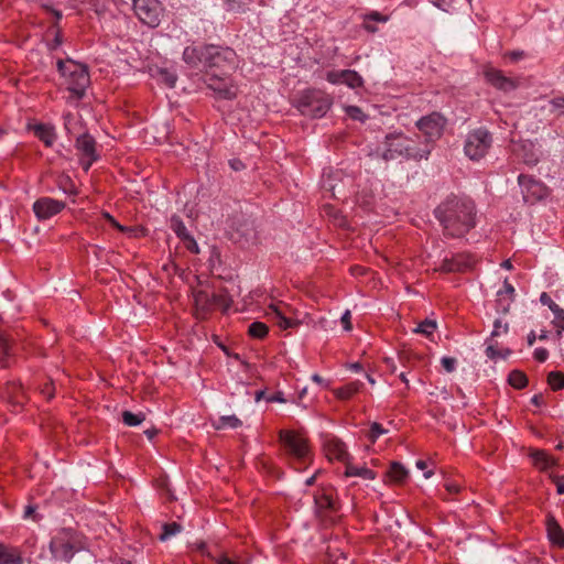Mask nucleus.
Segmentation results:
<instances>
[{"mask_svg":"<svg viewBox=\"0 0 564 564\" xmlns=\"http://www.w3.org/2000/svg\"><path fill=\"white\" fill-rule=\"evenodd\" d=\"M434 214L451 237H462L476 226L475 204L467 197H447Z\"/></svg>","mask_w":564,"mask_h":564,"instance_id":"obj_1","label":"nucleus"},{"mask_svg":"<svg viewBox=\"0 0 564 564\" xmlns=\"http://www.w3.org/2000/svg\"><path fill=\"white\" fill-rule=\"evenodd\" d=\"M183 61L191 67L200 69H220L223 73L237 67V54L230 47L217 45H191L183 51Z\"/></svg>","mask_w":564,"mask_h":564,"instance_id":"obj_2","label":"nucleus"},{"mask_svg":"<svg viewBox=\"0 0 564 564\" xmlns=\"http://www.w3.org/2000/svg\"><path fill=\"white\" fill-rule=\"evenodd\" d=\"M380 156L384 161L397 159L422 160L427 159L430 149H419L414 145V141L402 132L387 134L382 147L378 149Z\"/></svg>","mask_w":564,"mask_h":564,"instance_id":"obj_3","label":"nucleus"},{"mask_svg":"<svg viewBox=\"0 0 564 564\" xmlns=\"http://www.w3.org/2000/svg\"><path fill=\"white\" fill-rule=\"evenodd\" d=\"M57 69L64 78V85L76 98H82L89 85L87 66L73 59L57 61Z\"/></svg>","mask_w":564,"mask_h":564,"instance_id":"obj_4","label":"nucleus"},{"mask_svg":"<svg viewBox=\"0 0 564 564\" xmlns=\"http://www.w3.org/2000/svg\"><path fill=\"white\" fill-rule=\"evenodd\" d=\"M280 442L285 456L292 464H306L312 460V451L307 438L295 431H281Z\"/></svg>","mask_w":564,"mask_h":564,"instance_id":"obj_5","label":"nucleus"},{"mask_svg":"<svg viewBox=\"0 0 564 564\" xmlns=\"http://www.w3.org/2000/svg\"><path fill=\"white\" fill-rule=\"evenodd\" d=\"M333 105V98L318 89L304 90L299 98V108L303 115L314 118L324 117Z\"/></svg>","mask_w":564,"mask_h":564,"instance_id":"obj_6","label":"nucleus"},{"mask_svg":"<svg viewBox=\"0 0 564 564\" xmlns=\"http://www.w3.org/2000/svg\"><path fill=\"white\" fill-rule=\"evenodd\" d=\"M79 549L78 539L69 529L59 530L50 542L53 558L61 562H69Z\"/></svg>","mask_w":564,"mask_h":564,"instance_id":"obj_7","label":"nucleus"},{"mask_svg":"<svg viewBox=\"0 0 564 564\" xmlns=\"http://www.w3.org/2000/svg\"><path fill=\"white\" fill-rule=\"evenodd\" d=\"M132 9L138 20L148 28L161 24L165 8L160 0H132Z\"/></svg>","mask_w":564,"mask_h":564,"instance_id":"obj_8","label":"nucleus"},{"mask_svg":"<svg viewBox=\"0 0 564 564\" xmlns=\"http://www.w3.org/2000/svg\"><path fill=\"white\" fill-rule=\"evenodd\" d=\"M492 143L491 134L484 128L470 131L465 140L464 152L473 161L482 159Z\"/></svg>","mask_w":564,"mask_h":564,"instance_id":"obj_9","label":"nucleus"},{"mask_svg":"<svg viewBox=\"0 0 564 564\" xmlns=\"http://www.w3.org/2000/svg\"><path fill=\"white\" fill-rule=\"evenodd\" d=\"M518 183L525 203L534 204L549 195V188L531 176L520 174Z\"/></svg>","mask_w":564,"mask_h":564,"instance_id":"obj_10","label":"nucleus"},{"mask_svg":"<svg viewBox=\"0 0 564 564\" xmlns=\"http://www.w3.org/2000/svg\"><path fill=\"white\" fill-rule=\"evenodd\" d=\"M76 149L79 152L80 164L85 171H88L93 163L99 159L96 141L88 133H83L76 139Z\"/></svg>","mask_w":564,"mask_h":564,"instance_id":"obj_11","label":"nucleus"},{"mask_svg":"<svg viewBox=\"0 0 564 564\" xmlns=\"http://www.w3.org/2000/svg\"><path fill=\"white\" fill-rule=\"evenodd\" d=\"M64 208V202L51 197H41L33 203V212L39 220L50 219Z\"/></svg>","mask_w":564,"mask_h":564,"instance_id":"obj_12","label":"nucleus"},{"mask_svg":"<svg viewBox=\"0 0 564 564\" xmlns=\"http://www.w3.org/2000/svg\"><path fill=\"white\" fill-rule=\"evenodd\" d=\"M445 119L436 112L422 117L417 122L416 127L422 131L427 139H438L444 130Z\"/></svg>","mask_w":564,"mask_h":564,"instance_id":"obj_13","label":"nucleus"},{"mask_svg":"<svg viewBox=\"0 0 564 564\" xmlns=\"http://www.w3.org/2000/svg\"><path fill=\"white\" fill-rule=\"evenodd\" d=\"M326 80L333 85L344 84L351 89L364 86V78L354 69L329 70Z\"/></svg>","mask_w":564,"mask_h":564,"instance_id":"obj_14","label":"nucleus"},{"mask_svg":"<svg viewBox=\"0 0 564 564\" xmlns=\"http://www.w3.org/2000/svg\"><path fill=\"white\" fill-rule=\"evenodd\" d=\"M193 297L197 314H199L200 316H204L215 305H224L225 307H228V304L225 303L220 295H210L205 290L194 291Z\"/></svg>","mask_w":564,"mask_h":564,"instance_id":"obj_15","label":"nucleus"},{"mask_svg":"<svg viewBox=\"0 0 564 564\" xmlns=\"http://www.w3.org/2000/svg\"><path fill=\"white\" fill-rule=\"evenodd\" d=\"M290 311L289 305L279 302V303H272L267 308V316L271 319L275 321L276 325L281 329H289L293 328L297 325V322L294 319L289 318L288 312Z\"/></svg>","mask_w":564,"mask_h":564,"instance_id":"obj_16","label":"nucleus"},{"mask_svg":"<svg viewBox=\"0 0 564 564\" xmlns=\"http://www.w3.org/2000/svg\"><path fill=\"white\" fill-rule=\"evenodd\" d=\"M323 447L329 460L337 459L345 464L348 462L349 454L347 453L346 445L340 440L328 436L324 440Z\"/></svg>","mask_w":564,"mask_h":564,"instance_id":"obj_17","label":"nucleus"},{"mask_svg":"<svg viewBox=\"0 0 564 564\" xmlns=\"http://www.w3.org/2000/svg\"><path fill=\"white\" fill-rule=\"evenodd\" d=\"M485 77L490 85L505 93L512 91L518 87L514 79L505 76L502 72L495 68L487 69Z\"/></svg>","mask_w":564,"mask_h":564,"instance_id":"obj_18","label":"nucleus"},{"mask_svg":"<svg viewBox=\"0 0 564 564\" xmlns=\"http://www.w3.org/2000/svg\"><path fill=\"white\" fill-rule=\"evenodd\" d=\"M208 87L212 88L215 93L218 94L220 98L224 99H234L237 96V87L231 82H220L214 78H210L208 83Z\"/></svg>","mask_w":564,"mask_h":564,"instance_id":"obj_19","label":"nucleus"},{"mask_svg":"<svg viewBox=\"0 0 564 564\" xmlns=\"http://www.w3.org/2000/svg\"><path fill=\"white\" fill-rule=\"evenodd\" d=\"M30 129L46 147H52L54 144L56 140V133L53 126L36 123L31 126Z\"/></svg>","mask_w":564,"mask_h":564,"instance_id":"obj_20","label":"nucleus"},{"mask_svg":"<svg viewBox=\"0 0 564 564\" xmlns=\"http://www.w3.org/2000/svg\"><path fill=\"white\" fill-rule=\"evenodd\" d=\"M0 564H23L21 551L15 546L0 543Z\"/></svg>","mask_w":564,"mask_h":564,"instance_id":"obj_21","label":"nucleus"},{"mask_svg":"<svg viewBox=\"0 0 564 564\" xmlns=\"http://www.w3.org/2000/svg\"><path fill=\"white\" fill-rule=\"evenodd\" d=\"M315 506L318 511H335L336 510V500L333 497V494L327 490L318 491L314 497Z\"/></svg>","mask_w":564,"mask_h":564,"instance_id":"obj_22","label":"nucleus"},{"mask_svg":"<svg viewBox=\"0 0 564 564\" xmlns=\"http://www.w3.org/2000/svg\"><path fill=\"white\" fill-rule=\"evenodd\" d=\"M546 530L547 536L553 544L564 546V532L554 518L550 517L547 519Z\"/></svg>","mask_w":564,"mask_h":564,"instance_id":"obj_23","label":"nucleus"},{"mask_svg":"<svg viewBox=\"0 0 564 564\" xmlns=\"http://www.w3.org/2000/svg\"><path fill=\"white\" fill-rule=\"evenodd\" d=\"M530 457L535 467L541 470H546L555 465V459L551 457L546 452L535 449L532 451Z\"/></svg>","mask_w":564,"mask_h":564,"instance_id":"obj_24","label":"nucleus"},{"mask_svg":"<svg viewBox=\"0 0 564 564\" xmlns=\"http://www.w3.org/2000/svg\"><path fill=\"white\" fill-rule=\"evenodd\" d=\"M344 475L346 477H360L367 480H373L376 478V473L369 469L366 466H356L350 463H346V469Z\"/></svg>","mask_w":564,"mask_h":564,"instance_id":"obj_25","label":"nucleus"},{"mask_svg":"<svg viewBox=\"0 0 564 564\" xmlns=\"http://www.w3.org/2000/svg\"><path fill=\"white\" fill-rule=\"evenodd\" d=\"M242 425V422L239 417L236 415H223L219 416L217 420L212 421V426L215 430H227V429H238Z\"/></svg>","mask_w":564,"mask_h":564,"instance_id":"obj_26","label":"nucleus"},{"mask_svg":"<svg viewBox=\"0 0 564 564\" xmlns=\"http://www.w3.org/2000/svg\"><path fill=\"white\" fill-rule=\"evenodd\" d=\"M485 345L486 356L491 360L506 359L511 354L510 349H500L498 343L492 338H487Z\"/></svg>","mask_w":564,"mask_h":564,"instance_id":"obj_27","label":"nucleus"},{"mask_svg":"<svg viewBox=\"0 0 564 564\" xmlns=\"http://www.w3.org/2000/svg\"><path fill=\"white\" fill-rule=\"evenodd\" d=\"M361 387H362V383L360 381H354V382H350L341 388L336 389L334 391V393L340 400H348L355 393H357Z\"/></svg>","mask_w":564,"mask_h":564,"instance_id":"obj_28","label":"nucleus"},{"mask_svg":"<svg viewBox=\"0 0 564 564\" xmlns=\"http://www.w3.org/2000/svg\"><path fill=\"white\" fill-rule=\"evenodd\" d=\"M409 471L408 469L400 463H392L389 476L395 482H403L408 478Z\"/></svg>","mask_w":564,"mask_h":564,"instance_id":"obj_29","label":"nucleus"},{"mask_svg":"<svg viewBox=\"0 0 564 564\" xmlns=\"http://www.w3.org/2000/svg\"><path fill=\"white\" fill-rule=\"evenodd\" d=\"M508 382L516 389H522L528 384V378L522 371L512 370L509 373Z\"/></svg>","mask_w":564,"mask_h":564,"instance_id":"obj_30","label":"nucleus"},{"mask_svg":"<svg viewBox=\"0 0 564 564\" xmlns=\"http://www.w3.org/2000/svg\"><path fill=\"white\" fill-rule=\"evenodd\" d=\"M436 327L437 325L435 321L426 318L419 323L413 332L430 337L435 332Z\"/></svg>","mask_w":564,"mask_h":564,"instance_id":"obj_31","label":"nucleus"},{"mask_svg":"<svg viewBox=\"0 0 564 564\" xmlns=\"http://www.w3.org/2000/svg\"><path fill=\"white\" fill-rule=\"evenodd\" d=\"M11 356V346L8 338L0 333V365L8 366V360Z\"/></svg>","mask_w":564,"mask_h":564,"instance_id":"obj_32","label":"nucleus"},{"mask_svg":"<svg viewBox=\"0 0 564 564\" xmlns=\"http://www.w3.org/2000/svg\"><path fill=\"white\" fill-rule=\"evenodd\" d=\"M552 313H553L552 324L557 329V336H561V334L564 332V308H562L560 305H557L552 311Z\"/></svg>","mask_w":564,"mask_h":564,"instance_id":"obj_33","label":"nucleus"},{"mask_svg":"<svg viewBox=\"0 0 564 564\" xmlns=\"http://www.w3.org/2000/svg\"><path fill=\"white\" fill-rule=\"evenodd\" d=\"M547 383L554 391L562 390L564 388V375L560 371H551L547 376Z\"/></svg>","mask_w":564,"mask_h":564,"instance_id":"obj_34","label":"nucleus"},{"mask_svg":"<svg viewBox=\"0 0 564 564\" xmlns=\"http://www.w3.org/2000/svg\"><path fill=\"white\" fill-rule=\"evenodd\" d=\"M122 421L128 426H138L144 421V414L124 411L122 413Z\"/></svg>","mask_w":564,"mask_h":564,"instance_id":"obj_35","label":"nucleus"},{"mask_svg":"<svg viewBox=\"0 0 564 564\" xmlns=\"http://www.w3.org/2000/svg\"><path fill=\"white\" fill-rule=\"evenodd\" d=\"M181 525L176 522L167 523L163 525V532L160 535L161 541H166L172 536L181 532Z\"/></svg>","mask_w":564,"mask_h":564,"instance_id":"obj_36","label":"nucleus"},{"mask_svg":"<svg viewBox=\"0 0 564 564\" xmlns=\"http://www.w3.org/2000/svg\"><path fill=\"white\" fill-rule=\"evenodd\" d=\"M248 332L254 338H263L268 334V326L261 322H253L250 324Z\"/></svg>","mask_w":564,"mask_h":564,"instance_id":"obj_37","label":"nucleus"},{"mask_svg":"<svg viewBox=\"0 0 564 564\" xmlns=\"http://www.w3.org/2000/svg\"><path fill=\"white\" fill-rule=\"evenodd\" d=\"M171 221H172V228H173L174 232L177 235V237H180L184 240H187L191 238V236L186 229V226L180 218L173 217Z\"/></svg>","mask_w":564,"mask_h":564,"instance_id":"obj_38","label":"nucleus"},{"mask_svg":"<svg viewBox=\"0 0 564 564\" xmlns=\"http://www.w3.org/2000/svg\"><path fill=\"white\" fill-rule=\"evenodd\" d=\"M516 294L514 288L508 282V280H505L503 286L501 290L498 291L497 295L499 297V301H502L505 296H507V305L510 304V302L513 301Z\"/></svg>","mask_w":564,"mask_h":564,"instance_id":"obj_39","label":"nucleus"},{"mask_svg":"<svg viewBox=\"0 0 564 564\" xmlns=\"http://www.w3.org/2000/svg\"><path fill=\"white\" fill-rule=\"evenodd\" d=\"M388 430L383 429V426L377 422L370 424V430L368 437L375 443L381 435L387 434Z\"/></svg>","mask_w":564,"mask_h":564,"instance_id":"obj_40","label":"nucleus"},{"mask_svg":"<svg viewBox=\"0 0 564 564\" xmlns=\"http://www.w3.org/2000/svg\"><path fill=\"white\" fill-rule=\"evenodd\" d=\"M467 264H463L458 259L446 260L442 264V270L446 272L451 271H463L467 268Z\"/></svg>","mask_w":564,"mask_h":564,"instance_id":"obj_41","label":"nucleus"},{"mask_svg":"<svg viewBox=\"0 0 564 564\" xmlns=\"http://www.w3.org/2000/svg\"><path fill=\"white\" fill-rule=\"evenodd\" d=\"M102 216L109 221L110 225H112L121 232H124L129 236H133L135 234V229L120 225L109 213H104Z\"/></svg>","mask_w":564,"mask_h":564,"instance_id":"obj_42","label":"nucleus"},{"mask_svg":"<svg viewBox=\"0 0 564 564\" xmlns=\"http://www.w3.org/2000/svg\"><path fill=\"white\" fill-rule=\"evenodd\" d=\"M508 330H509L508 324H506V323L503 324L500 319H496L494 323V329H492L489 338H492V340H494L496 337L507 334Z\"/></svg>","mask_w":564,"mask_h":564,"instance_id":"obj_43","label":"nucleus"},{"mask_svg":"<svg viewBox=\"0 0 564 564\" xmlns=\"http://www.w3.org/2000/svg\"><path fill=\"white\" fill-rule=\"evenodd\" d=\"M345 111H346V115H347L349 118L354 119V120H358V121H361V122H362V121H365V119H366L365 113H364V112H362V110H361L359 107H357V106H347V107L345 108Z\"/></svg>","mask_w":564,"mask_h":564,"instance_id":"obj_44","label":"nucleus"},{"mask_svg":"<svg viewBox=\"0 0 564 564\" xmlns=\"http://www.w3.org/2000/svg\"><path fill=\"white\" fill-rule=\"evenodd\" d=\"M63 119H64V128L67 131V133L75 132V130H76L75 128L77 124V119H76L75 115L72 112H66L63 116Z\"/></svg>","mask_w":564,"mask_h":564,"instance_id":"obj_45","label":"nucleus"},{"mask_svg":"<svg viewBox=\"0 0 564 564\" xmlns=\"http://www.w3.org/2000/svg\"><path fill=\"white\" fill-rule=\"evenodd\" d=\"M161 79L169 86L174 87L176 83V75L174 73H171L166 69L160 70Z\"/></svg>","mask_w":564,"mask_h":564,"instance_id":"obj_46","label":"nucleus"},{"mask_svg":"<svg viewBox=\"0 0 564 564\" xmlns=\"http://www.w3.org/2000/svg\"><path fill=\"white\" fill-rule=\"evenodd\" d=\"M389 20V17L381 14L378 11H372L365 15V21H375L386 23Z\"/></svg>","mask_w":564,"mask_h":564,"instance_id":"obj_47","label":"nucleus"},{"mask_svg":"<svg viewBox=\"0 0 564 564\" xmlns=\"http://www.w3.org/2000/svg\"><path fill=\"white\" fill-rule=\"evenodd\" d=\"M441 364L447 372H453L456 369L457 361L453 357L445 356L441 359Z\"/></svg>","mask_w":564,"mask_h":564,"instance_id":"obj_48","label":"nucleus"},{"mask_svg":"<svg viewBox=\"0 0 564 564\" xmlns=\"http://www.w3.org/2000/svg\"><path fill=\"white\" fill-rule=\"evenodd\" d=\"M540 302L541 304L547 306L551 312L555 308V306H557V304L551 299V296L546 292L541 293Z\"/></svg>","mask_w":564,"mask_h":564,"instance_id":"obj_49","label":"nucleus"},{"mask_svg":"<svg viewBox=\"0 0 564 564\" xmlns=\"http://www.w3.org/2000/svg\"><path fill=\"white\" fill-rule=\"evenodd\" d=\"M551 111L564 110V97H555L550 100Z\"/></svg>","mask_w":564,"mask_h":564,"instance_id":"obj_50","label":"nucleus"},{"mask_svg":"<svg viewBox=\"0 0 564 564\" xmlns=\"http://www.w3.org/2000/svg\"><path fill=\"white\" fill-rule=\"evenodd\" d=\"M533 356L535 360L544 362L549 357V351L545 348L539 347L535 348Z\"/></svg>","mask_w":564,"mask_h":564,"instance_id":"obj_51","label":"nucleus"},{"mask_svg":"<svg viewBox=\"0 0 564 564\" xmlns=\"http://www.w3.org/2000/svg\"><path fill=\"white\" fill-rule=\"evenodd\" d=\"M350 318H351V315H350V311L349 310H346L341 317H340V321H341V324H343V327L346 332H349L351 329V323H350Z\"/></svg>","mask_w":564,"mask_h":564,"instance_id":"obj_52","label":"nucleus"},{"mask_svg":"<svg viewBox=\"0 0 564 564\" xmlns=\"http://www.w3.org/2000/svg\"><path fill=\"white\" fill-rule=\"evenodd\" d=\"M432 4L443 11H448L454 0H431Z\"/></svg>","mask_w":564,"mask_h":564,"instance_id":"obj_53","label":"nucleus"},{"mask_svg":"<svg viewBox=\"0 0 564 564\" xmlns=\"http://www.w3.org/2000/svg\"><path fill=\"white\" fill-rule=\"evenodd\" d=\"M268 402H279V403H285L288 400L284 398V394L282 392H275L268 397Z\"/></svg>","mask_w":564,"mask_h":564,"instance_id":"obj_54","label":"nucleus"},{"mask_svg":"<svg viewBox=\"0 0 564 564\" xmlns=\"http://www.w3.org/2000/svg\"><path fill=\"white\" fill-rule=\"evenodd\" d=\"M62 43H63L62 35L59 32H56L53 41L50 43V48L55 50L58 46H61Z\"/></svg>","mask_w":564,"mask_h":564,"instance_id":"obj_55","label":"nucleus"},{"mask_svg":"<svg viewBox=\"0 0 564 564\" xmlns=\"http://www.w3.org/2000/svg\"><path fill=\"white\" fill-rule=\"evenodd\" d=\"M445 488L449 494H457L460 489L459 486L453 481H447L445 484Z\"/></svg>","mask_w":564,"mask_h":564,"instance_id":"obj_56","label":"nucleus"},{"mask_svg":"<svg viewBox=\"0 0 564 564\" xmlns=\"http://www.w3.org/2000/svg\"><path fill=\"white\" fill-rule=\"evenodd\" d=\"M217 564H245V563L235 562L231 558H229L227 555H220L217 558Z\"/></svg>","mask_w":564,"mask_h":564,"instance_id":"obj_57","label":"nucleus"},{"mask_svg":"<svg viewBox=\"0 0 564 564\" xmlns=\"http://www.w3.org/2000/svg\"><path fill=\"white\" fill-rule=\"evenodd\" d=\"M556 491L558 495H564V478H556Z\"/></svg>","mask_w":564,"mask_h":564,"instance_id":"obj_58","label":"nucleus"},{"mask_svg":"<svg viewBox=\"0 0 564 564\" xmlns=\"http://www.w3.org/2000/svg\"><path fill=\"white\" fill-rule=\"evenodd\" d=\"M523 56H524V52H522V51H513V52L509 53V57L516 62L523 58Z\"/></svg>","mask_w":564,"mask_h":564,"instance_id":"obj_59","label":"nucleus"},{"mask_svg":"<svg viewBox=\"0 0 564 564\" xmlns=\"http://www.w3.org/2000/svg\"><path fill=\"white\" fill-rule=\"evenodd\" d=\"M312 380H313L314 382L318 383V384L324 386L325 388H327V387H328V383H327V382H325V380H324L319 375H317V373H314V375L312 376Z\"/></svg>","mask_w":564,"mask_h":564,"instance_id":"obj_60","label":"nucleus"},{"mask_svg":"<svg viewBox=\"0 0 564 564\" xmlns=\"http://www.w3.org/2000/svg\"><path fill=\"white\" fill-rule=\"evenodd\" d=\"M230 166L235 170V171H239L241 169H243V163L239 160H231L230 161Z\"/></svg>","mask_w":564,"mask_h":564,"instance_id":"obj_61","label":"nucleus"},{"mask_svg":"<svg viewBox=\"0 0 564 564\" xmlns=\"http://www.w3.org/2000/svg\"><path fill=\"white\" fill-rule=\"evenodd\" d=\"M384 362L387 364V366L389 367V370L391 372H395L397 366H395L394 360L392 358H384Z\"/></svg>","mask_w":564,"mask_h":564,"instance_id":"obj_62","label":"nucleus"},{"mask_svg":"<svg viewBox=\"0 0 564 564\" xmlns=\"http://www.w3.org/2000/svg\"><path fill=\"white\" fill-rule=\"evenodd\" d=\"M542 395L541 394H534L532 398H531V402L534 404V405H538L540 406L542 404Z\"/></svg>","mask_w":564,"mask_h":564,"instance_id":"obj_63","label":"nucleus"},{"mask_svg":"<svg viewBox=\"0 0 564 564\" xmlns=\"http://www.w3.org/2000/svg\"><path fill=\"white\" fill-rule=\"evenodd\" d=\"M536 339V335L533 330L528 334V345L532 346Z\"/></svg>","mask_w":564,"mask_h":564,"instance_id":"obj_64","label":"nucleus"}]
</instances>
